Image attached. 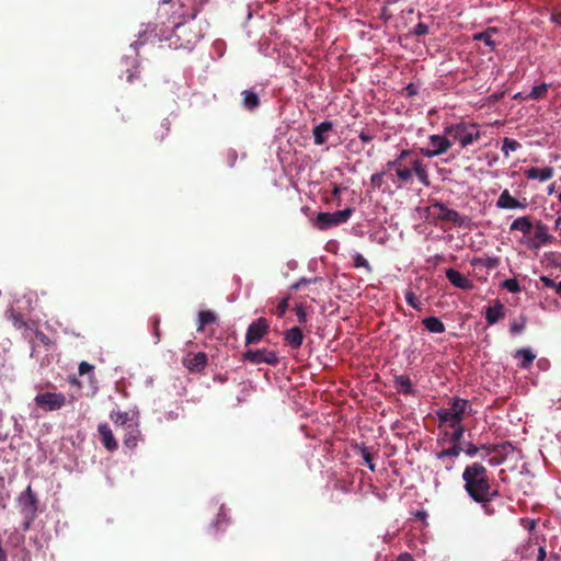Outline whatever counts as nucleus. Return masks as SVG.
Returning <instances> with one entry per match:
<instances>
[{
	"label": "nucleus",
	"mask_w": 561,
	"mask_h": 561,
	"mask_svg": "<svg viewBox=\"0 0 561 561\" xmlns=\"http://www.w3.org/2000/svg\"><path fill=\"white\" fill-rule=\"evenodd\" d=\"M540 279H541V282L543 283V285L546 287L554 288L557 290L558 283H556L553 279H551V278H549L547 276H542Z\"/></svg>",
	"instance_id": "51"
},
{
	"label": "nucleus",
	"mask_w": 561,
	"mask_h": 561,
	"mask_svg": "<svg viewBox=\"0 0 561 561\" xmlns=\"http://www.w3.org/2000/svg\"><path fill=\"white\" fill-rule=\"evenodd\" d=\"M36 337H37V339H38L43 344H45L46 346H49V345H50V343H51L50 339H49L45 333H43V332H41V331H37V332H36Z\"/></svg>",
	"instance_id": "50"
},
{
	"label": "nucleus",
	"mask_w": 561,
	"mask_h": 561,
	"mask_svg": "<svg viewBox=\"0 0 561 561\" xmlns=\"http://www.w3.org/2000/svg\"><path fill=\"white\" fill-rule=\"evenodd\" d=\"M24 514H25L27 519L24 522L23 529L27 530L30 528L31 523L33 522V519H31V513H24Z\"/></svg>",
	"instance_id": "59"
},
{
	"label": "nucleus",
	"mask_w": 561,
	"mask_h": 561,
	"mask_svg": "<svg viewBox=\"0 0 561 561\" xmlns=\"http://www.w3.org/2000/svg\"><path fill=\"white\" fill-rule=\"evenodd\" d=\"M463 489L474 502H485L489 495H497L492 488L488 469L481 462L468 465L462 472Z\"/></svg>",
	"instance_id": "2"
},
{
	"label": "nucleus",
	"mask_w": 561,
	"mask_h": 561,
	"mask_svg": "<svg viewBox=\"0 0 561 561\" xmlns=\"http://www.w3.org/2000/svg\"><path fill=\"white\" fill-rule=\"evenodd\" d=\"M295 312H296L299 323L305 324L307 322V313H306L304 307L302 306L296 307Z\"/></svg>",
	"instance_id": "47"
},
{
	"label": "nucleus",
	"mask_w": 561,
	"mask_h": 561,
	"mask_svg": "<svg viewBox=\"0 0 561 561\" xmlns=\"http://www.w3.org/2000/svg\"><path fill=\"white\" fill-rule=\"evenodd\" d=\"M453 428V433L449 436V442L451 444H461V439L465 433V427L462 424H459L458 426H449Z\"/></svg>",
	"instance_id": "36"
},
{
	"label": "nucleus",
	"mask_w": 561,
	"mask_h": 561,
	"mask_svg": "<svg viewBox=\"0 0 561 561\" xmlns=\"http://www.w3.org/2000/svg\"><path fill=\"white\" fill-rule=\"evenodd\" d=\"M546 557H547L546 549L543 546H540L538 549L537 561H545Z\"/></svg>",
	"instance_id": "54"
},
{
	"label": "nucleus",
	"mask_w": 561,
	"mask_h": 561,
	"mask_svg": "<svg viewBox=\"0 0 561 561\" xmlns=\"http://www.w3.org/2000/svg\"><path fill=\"white\" fill-rule=\"evenodd\" d=\"M341 193V188L339 186H335L334 190H333V195L334 196H339Z\"/></svg>",
	"instance_id": "63"
},
{
	"label": "nucleus",
	"mask_w": 561,
	"mask_h": 561,
	"mask_svg": "<svg viewBox=\"0 0 561 561\" xmlns=\"http://www.w3.org/2000/svg\"><path fill=\"white\" fill-rule=\"evenodd\" d=\"M502 287L507 289L510 293L517 294L522 290L519 283L516 278H508L502 283Z\"/></svg>",
	"instance_id": "40"
},
{
	"label": "nucleus",
	"mask_w": 561,
	"mask_h": 561,
	"mask_svg": "<svg viewBox=\"0 0 561 561\" xmlns=\"http://www.w3.org/2000/svg\"><path fill=\"white\" fill-rule=\"evenodd\" d=\"M93 366L90 365L89 363L87 362H81L80 365H79V374L80 375H84L89 371H92L93 370Z\"/></svg>",
	"instance_id": "49"
},
{
	"label": "nucleus",
	"mask_w": 561,
	"mask_h": 561,
	"mask_svg": "<svg viewBox=\"0 0 561 561\" xmlns=\"http://www.w3.org/2000/svg\"><path fill=\"white\" fill-rule=\"evenodd\" d=\"M496 495H489V497L486 499L485 502H477L478 504L481 505L483 512L485 515H493L494 514V508L493 506L491 505V502L492 500L495 497Z\"/></svg>",
	"instance_id": "41"
},
{
	"label": "nucleus",
	"mask_w": 561,
	"mask_h": 561,
	"mask_svg": "<svg viewBox=\"0 0 561 561\" xmlns=\"http://www.w3.org/2000/svg\"><path fill=\"white\" fill-rule=\"evenodd\" d=\"M496 207L502 209H525L526 205L517 201L515 197H513L510 194L508 190H504L496 201Z\"/></svg>",
	"instance_id": "18"
},
{
	"label": "nucleus",
	"mask_w": 561,
	"mask_h": 561,
	"mask_svg": "<svg viewBox=\"0 0 561 561\" xmlns=\"http://www.w3.org/2000/svg\"><path fill=\"white\" fill-rule=\"evenodd\" d=\"M138 66L134 65L133 66V69L128 68L126 71H125V75H126V81L127 82H133L136 78H138Z\"/></svg>",
	"instance_id": "45"
},
{
	"label": "nucleus",
	"mask_w": 561,
	"mask_h": 561,
	"mask_svg": "<svg viewBox=\"0 0 561 561\" xmlns=\"http://www.w3.org/2000/svg\"><path fill=\"white\" fill-rule=\"evenodd\" d=\"M444 135H431L428 137V147L421 148V153L426 158H433L447 152L451 147V141Z\"/></svg>",
	"instance_id": "9"
},
{
	"label": "nucleus",
	"mask_w": 561,
	"mask_h": 561,
	"mask_svg": "<svg viewBox=\"0 0 561 561\" xmlns=\"http://www.w3.org/2000/svg\"><path fill=\"white\" fill-rule=\"evenodd\" d=\"M333 124L330 121H324L312 129L313 141L317 146H322L328 141V134L332 131Z\"/></svg>",
	"instance_id": "16"
},
{
	"label": "nucleus",
	"mask_w": 561,
	"mask_h": 561,
	"mask_svg": "<svg viewBox=\"0 0 561 561\" xmlns=\"http://www.w3.org/2000/svg\"><path fill=\"white\" fill-rule=\"evenodd\" d=\"M447 279L459 289L470 290L473 288V283L463 274L455 268H447L446 272Z\"/></svg>",
	"instance_id": "13"
},
{
	"label": "nucleus",
	"mask_w": 561,
	"mask_h": 561,
	"mask_svg": "<svg viewBox=\"0 0 561 561\" xmlns=\"http://www.w3.org/2000/svg\"><path fill=\"white\" fill-rule=\"evenodd\" d=\"M242 362H249L252 365L267 364L276 366L279 363L278 354L267 348L248 350L241 355Z\"/></svg>",
	"instance_id": "7"
},
{
	"label": "nucleus",
	"mask_w": 561,
	"mask_h": 561,
	"mask_svg": "<svg viewBox=\"0 0 561 561\" xmlns=\"http://www.w3.org/2000/svg\"><path fill=\"white\" fill-rule=\"evenodd\" d=\"M504 461V457H500L499 455L489 459V463L491 466H497Z\"/></svg>",
	"instance_id": "55"
},
{
	"label": "nucleus",
	"mask_w": 561,
	"mask_h": 561,
	"mask_svg": "<svg viewBox=\"0 0 561 561\" xmlns=\"http://www.w3.org/2000/svg\"><path fill=\"white\" fill-rule=\"evenodd\" d=\"M428 213L436 220L448 221L455 226L462 227L466 224V218L457 210L448 208L445 204L435 201L428 206Z\"/></svg>",
	"instance_id": "6"
},
{
	"label": "nucleus",
	"mask_w": 561,
	"mask_h": 561,
	"mask_svg": "<svg viewBox=\"0 0 561 561\" xmlns=\"http://www.w3.org/2000/svg\"><path fill=\"white\" fill-rule=\"evenodd\" d=\"M284 341L294 350H298L304 342V334L300 328L294 327L284 333Z\"/></svg>",
	"instance_id": "19"
},
{
	"label": "nucleus",
	"mask_w": 561,
	"mask_h": 561,
	"mask_svg": "<svg viewBox=\"0 0 561 561\" xmlns=\"http://www.w3.org/2000/svg\"><path fill=\"white\" fill-rule=\"evenodd\" d=\"M428 33V26L425 23H417L413 30V34L416 36L426 35Z\"/></svg>",
	"instance_id": "46"
},
{
	"label": "nucleus",
	"mask_w": 561,
	"mask_h": 561,
	"mask_svg": "<svg viewBox=\"0 0 561 561\" xmlns=\"http://www.w3.org/2000/svg\"><path fill=\"white\" fill-rule=\"evenodd\" d=\"M354 266L355 267H365L368 271L371 270L368 261L360 253H356L354 255Z\"/></svg>",
	"instance_id": "42"
},
{
	"label": "nucleus",
	"mask_w": 561,
	"mask_h": 561,
	"mask_svg": "<svg viewBox=\"0 0 561 561\" xmlns=\"http://www.w3.org/2000/svg\"><path fill=\"white\" fill-rule=\"evenodd\" d=\"M241 95H242L241 104H242L243 108H245L248 111H254L260 106L261 101H260L257 93L254 90H252V89L243 90L241 92Z\"/></svg>",
	"instance_id": "22"
},
{
	"label": "nucleus",
	"mask_w": 561,
	"mask_h": 561,
	"mask_svg": "<svg viewBox=\"0 0 561 561\" xmlns=\"http://www.w3.org/2000/svg\"><path fill=\"white\" fill-rule=\"evenodd\" d=\"M316 280H317V278H314V279L301 278L297 284L294 285V288L298 289L302 284H310Z\"/></svg>",
	"instance_id": "58"
},
{
	"label": "nucleus",
	"mask_w": 561,
	"mask_h": 561,
	"mask_svg": "<svg viewBox=\"0 0 561 561\" xmlns=\"http://www.w3.org/2000/svg\"><path fill=\"white\" fill-rule=\"evenodd\" d=\"M270 332L268 321L261 317L254 320L245 333V345L257 344Z\"/></svg>",
	"instance_id": "10"
},
{
	"label": "nucleus",
	"mask_w": 561,
	"mask_h": 561,
	"mask_svg": "<svg viewBox=\"0 0 561 561\" xmlns=\"http://www.w3.org/2000/svg\"><path fill=\"white\" fill-rule=\"evenodd\" d=\"M171 130V122L169 118H164L160 122L159 125L153 127L152 137L154 142H162L170 134Z\"/></svg>",
	"instance_id": "23"
},
{
	"label": "nucleus",
	"mask_w": 561,
	"mask_h": 561,
	"mask_svg": "<svg viewBox=\"0 0 561 561\" xmlns=\"http://www.w3.org/2000/svg\"><path fill=\"white\" fill-rule=\"evenodd\" d=\"M490 449L492 450V453L499 455L500 457H504V460H505L507 457V454L511 450H513V446L511 443L505 442L502 444L493 445L492 447H490Z\"/></svg>",
	"instance_id": "34"
},
{
	"label": "nucleus",
	"mask_w": 561,
	"mask_h": 561,
	"mask_svg": "<svg viewBox=\"0 0 561 561\" xmlns=\"http://www.w3.org/2000/svg\"><path fill=\"white\" fill-rule=\"evenodd\" d=\"M159 323H160L159 318H157V317L153 318L152 325H153V330H154V335L158 340L160 339Z\"/></svg>",
	"instance_id": "53"
},
{
	"label": "nucleus",
	"mask_w": 561,
	"mask_h": 561,
	"mask_svg": "<svg viewBox=\"0 0 561 561\" xmlns=\"http://www.w3.org/2000/svg\"><path fill=\"white\" fill-rule=\"evenodd\" d=\"M404 297L409 306H411L413 309L417 311L422 310V305L419 301L416 295L412 290H407Z\"/></svg>",
	"instance_id": "39"
},
{
	"label": "nucleus",
	"mask_w": 561,
	"mask_h": 561,
	"mask_svg": "<svg viewBox=\"0 0 561 561\" xmlns=\"http://www.w3.org/2000/svg\"><path fill=\"white\" fill-rule=\"evenodd\" d=\"M554 174V169L552 167H546L543 169L539 168H530L525 171V175L529 180H539L540 182H545L550 180Z\"/></svg>",
	"instance_id": "20"
},
{
	"label": "nucleus",
	"mask_w": 561,
	"mask_h": 561,
	"mask_svg": "<svg viewBox=\"0 0 561 561\" xmlns=\"http://www.w3.org/2000/svg\"><path fill=\"white\" fill-rule=\"evenodd\" d=\"M386 168L387 171L393 170L396 172L400 185L410 184L413 180V174L416 175L423 185L428 186L431 184L426 165L423 164L421 159L413 157L411 150H401L396 159L386 163Z\"/></svg>",
	"instance_id": "1"
},
{
	"label": "nucleus",
	"mask_w": 561,
	"mask_h": 561,
	"mask_svg": "<svg viewBox=\"0 0 561 561\" xmlns=\"http://www.w3.org/2000/svg\"><path fill=\"white\" fill-rule=\"evenodd\" d=\"M353 214V208L347 207L343 210H337L334 213H319L314 220L313 225L319 230H328L339 225L345 224L348 221Z\"/></svg>",
	"instance_id": "4"
},
{
	"label": "nucleus",
	"mask_w": 561,
	"mask_h": 561,
	"mask_svg": "<svg viewBox=\"0 0 561 561\" xmlns=\"http://www.w3.org/2000/svg\"><path fill=\"white\" fill-rule=\"evenodd\" d=\"M98 432L100 435L101 443L108 451H114L118 448V444L107 423L99 424Z\"/></svg>",
	"instance_id": "14"
},
{
	"label": "nucleus",
	"mask_w": 561,
	"mask_h": 561,
	"mask_svg": "<svg viewBox=\"0 0 561 561\" xmlns=\"http://www.w3.org/2000/svg\"><path fill=\"white\" fill-rule=\"evenodd\" d=\"M503 317L504 306L500 301H496L494 306L486 308L485 320L488 324H495Z\"/></svg>",
	"instance_id": "24"
},
{
	"label": "nucleus",
	"mask_w": 561,
	"mask_h": 561,
	"mask_svg": "<svg viewBox=\"0 0 561 561\" xmlns=\"http://www.w3.org/2000/svg\"><path fill=\"white\" fill-rule=\"evenodd\" d=\"M35 404L46 412L58 411L66 405V396L61 392H42L34 398Z\"/></svg>",
	"instance_id": "8"
},
{
	"label": "nucleus",
	"mask_w": 561,
	"mask_h": 561,
	"mask_svg": "<svg viewBox=\"0 0 561 561\" xmlns=\"http://www.w3.org/2000/svg\"><path fill=\"white\" fill-rule=\"evenodd\" d=\"M394 388L399 393L411 394L413 392V386L411 379L405 375H399L394 377Z\"/></svg>",
	"instance_id": "26"
},
{
	"label": "nucleus",
	"mask_w": 561,
	"mask_h": 561,
	"mask_svg": "<svg viewBox=\"0 0 561 561\" xmlns=\"http://www.w3.org/2000/svg\"><path fill=\"white\" fill-rule=\"evenodd\" d=\"M557 293L561 295V282L557 285Z\"/></svg>",
	"instance_id": "64"
},
{
	"label": "nucleus",
	"mask_w": 561,
	"mask_h": 561,
	"mask_svg": "<svg viewBox=\"0 0 561 561\" xmlns=\"http://www.w3.org/2000/svg\"><path fill=\"white\" fill-rule=\"evenodd\" d=\"M382 179H383V172H379V173H374L371 176H370V183L376 186V187H380L382 185Z\"/></svg>",
	"instance_id": "48"
},
{
	"label": "nucleus",
	"mask_w": 561,
	"mask_h": 561,
	"mask_svg": "<svg viewBox=\"0 0 561 561\" xmlns=\"http://www.w3.org/2000/svg\"><path fill=\"white\" fill-rule=\"evenodd\" d=\"M139 437L140 431L138 428V425L131 423L127 424L126 433L123 438L125 447H127L128 449H134L138 444Z\"/></svg>",
	"instance_id": "21"
},
{
	"label": "nucleus",
	"mask_w": 561,
	"mask_h": 561,
	"mask_svg": "<svg viewBox=\"0 0 561 561\" xmlns=\"http://www.w3.org/2000/svg\"><path fill=\"white\" fill-rule=\"evenodd\" d=\"M526 317L520 316L518 319H515L510 327V331L512 334H519L526 328Z\"/></svg>",
	"instance_id": "37"
},
{
	"label": "nucleus",
	"mask_w": 561,
	"mask_h": 561,
	"mask_svg": "<svg viewBox=\"0 0 561 561\" xmlns=\"http://www.w3.org/2000/svg\"><path fill=\"white\" fill-rule=\"evenodd\" d=\"M405 91H407L408 95H414L417 92L416 88H415V85L413 83L408 84L405 87Z\"/></svg>",
	"instance_id": "57"
},
{
	"label": "nucleus",
	"mask_w": 561,
	"mask_h": 561,
	"mask_svg": "<svg viewBox=\"0 0 561 561\" xmlns=\"http://www.w3.org/2000/svg\"><path fill=\"white\" fill-rule=\"evenodd\" d=\"M288 300H289V298H288V297H285V298H283V299L278 302V305H277V307H276V314H277L279 318L284 317V314L286 313V311H287V309H288Z\"/></svg>",
	"instance_id": "43"
},
{
	"label": "nucleus",
	"mask_w": 561,
	"mask_h": 561,
	"mask_svg": "<svg viewBox=\"0 0 561 561\" xmlns=\"http://www.w3.org/2000/svg\"><path fill=\"white\" fill-rule=\"evenodd\" d=\"M516 358H522L520 368L527 369L536 358V354L530 348H519L515 353Z\"/></svg>",
	"instance_id": "29"
},
{
	"label": "nucleus",
	"mask_w": 561,
	"mask_h": 561,
	"mask_svg": "<svg viewBox=\"0 0 561 561\" xmlns=\"http://www.w3.org/2000/svg\"><path fill=\"white\" fill-rule=\"evenodd\" d=\"M111 420L116 426H124L129 421V414L127 412H112Z\"/></svg>",
	"instance_id": "38"
},
{
	"label": "nucleus",
	"mask_w": 561,
	"mask_h": 561,
	"mask_svg": "<svg viewBox=\"0 0 561 561\" xmlns=\"http://www.w3.org/2000/svg\"><path fill=\"white\" fill-rule=\"evenodd\" d=\"M493 445H482L481 447H479L480 449L482 450H485L488 454H491L492 450L490 449V447H492Z\"/></svg>",
	"instance_id": "61"
},
{
	"label": "nucleus",
	"mask_w": 561,
	"mask_h": 561,
	"mask_svg": "<svg viewBox=\"0 0 561 561\" xmlns=\"http://www.w3.org/2000/svg\"><path fill=\"white\" fill-rule=\"evenodd\" d=\"M552 20H553L556 23H559V24H560V23H561V14H560V13L554 14V15L552 16Z\"/></svg>",
	"instance_id": "62"
},
{
	"label": "nucleus",
	"mask_w": 561,
	"mask_h": 561,
	"mask_svg": "<svg viewBox=\"0 0 561 561\" xmlns=\"http://www.w3.org/2000/svg\"><path fill=\"white\" fill-rule=\"evenodd\" d=\"M359 454L363 457L365 463L368 466L371 472L376 471V465L374 463V456L370 449L366 446L359 447Z\"/></svg>",
	"instance_id": "33"
},
{
	"label": "nucleus",
	"mask_w": 561,
	"mask_h": 561,
	"mask_svg": "<svg viewBox=\"0 0 561 561\" xmlns=\"http://www.w3.org/2000/svg\"><path fill=\"white\" fill-rule=\"evenodd\" d=\"M550 84L541 83L539 85H535L531 91L524 98V100H541L545 99L548 92Z\"/></svg>",
	"instance_id": "30"
},
{
	"label": "nucleus",
	"mask_w": 561,
	"mask_h": 561,
	"mask_svg": "<svg viewBox=\"0 0 561 561\" xmlns=\"http://www.w3.org/2000/svg\"><path fill=\"white\" fill-rule=\"evenodd\" d=\"M480 448L476 446L472 443H467L465 446H462V451L466 453L469 457H474Z\"/></svg>",
	"instance_id": "44"
},
{
	"label": "nucleus",
	"mask_w": 561,
	"mask_h": 561,
	"mask_svg": "<svg viewBox=\"0 0 561 561\" xmlns=\"http://www.w3.org/2000/svg\"><path fill=\"white\" fill-rule=\"evenodd\" d=\"M20 501L23 503V513H31V519H34L37 510V499L32 491L31 485L26 488L21 495Z\"/></svg>",
	"instance_id": "17"
},
{
	"label": "nucleus",
	"mask_w": 561,
	"mask_h": 561,
	"mask_svg": "<svg viewBox=\"0 0 561 561\" xmlns=\"http://www.w3.org/2000/svg\"><path fill=\"white\" fill-rule=\"evenodd\" d=\"M518 148H520V144L517 140L507 137L503 139L502 152L506 158L511 151H516Z\"/></svg>",
	"instance_id": "35"
},
{
	"label": "nucleus",
	"mask_w": 561,
	"mask_h": 561,
	"mask_svg": "<svg viewBox=\"0 0 561 561\" xmlns=\"http://www.w3.org/2000/svg\"><path fill=\"white\" fill-rule=\"evenodd\" d=\"M472 404L467 399L454 398L450 407L437 412L439 426H458L462 424L466 414H472Z\"/></svg>",
	"instance_id": "3"
},
{
	"label": "nucleus",
	"mask_w": 561,
	"mask_h": 561,
	"mask_svg": "<svg viewBox=\"0 0 561 561\" xmlns=\"http://www.w3.org/2000/svg\"><path fill=\"white\" fill-rule=\"evenodd\" d=\"M208 357L206 353L198 352V353H190L183 358V365L191 371V373H201L205 369L207 366Z\"/></svg>",
	"instance_id": "11"
},
{
	"label": "nucleus",
	"mask_w": 561,
	"mask_h": 561,
	"mask_svg": "<svg viewBox=\"0 0 561 561\" xmlns=\"http://www.w3.org/2000/svg\"><path fill=\"white\" fill-rule=\"evenodd\" d=\"M422 324L425 327L427 331L431 333H443L446 328L440 319L437 317H427L422 320Z\"/></svg>",
	"instance_id": "28"
},
{
	"label": "nucleus",
	"mask_w": 561,
	"mask_h": 561,
	"mask_svg": "<svg viewBox=\"0 0 561 561\" xmlns=\"http://www.w3.org/2000/svg\"><path fill=\"white\" fill-rule=\"evenodd\" d=\"M444 134L460 142L465 148L480 138V133L474 130V126L465 123L449 125L444 128Z\"/></svg>",
	"instance_id": "5"
},
{
	"label": "nucleus",
	"mask_w": 561,
	"mask_h": 561,
	"mask_svg": "<svg viewBox=\"0 0 561 561\" xmlns=\"http://www.w3.org/2000/svg\"><path fill=\"white\" fill-rule=\"evenodd\" d=\"M217 321V316L215 312L210 310H203L198 313V327L197 331H203L204 328L208 324L215 323Z\"/></svg>",
	"instance_id": "31"
},
{
	"label": "nucleus",
	"mask_w": 561,
	"mask_h": 561,
	"mask_svg": "<svg viewBox=\"0 0 561 561\" xmlns=\"http://www.w3.org/2000/svg\"><path fill=\"white\" fill-rule=\"evenodd\" d=\"M358 138L364 142H370L374 137L369 135L367 131L362 130L358 135Z\"/></svg>",
	"instance_id": "52"
},
{
	"label": "nucleus",
	"mask_w": 561,
	"mask_h": 561,
	"mask_svg": "<svg viewBox=\"0 0 561 561\" xmlns=\"http://www.w3.org/2000/svg\"><path fill=\"white\" fill-rule=\"evenodd\" d=\"M396 561H414L410 553H401Z\"/></svg>",
	"instance_id": "56"
},
{
	"label": "nucleus",
	"mask_w": 561,
	"mask_h": 561,
	"mask_svg": "<svg viewBox=\"0 0 561 561\" xmlns=\"http://www.w3.org/2000/svg\"><path fill=\"white\" fill-rule=\"evenodd\" d=\"M534 241L531 248L538 249L541 245L551 244L554 241V237L548 232L549 228L541 221H538L535 226Z\"/></svg>",
	"instance_id": "12"
},
{
	"label": "nucleus",
	"mask_w": 561,
	"mask_h": 561,
	"mask_svg": "<svg viewBox=\"0 0 561 561\" xmlns=\"http://www.w3.org/2000/svg\"><path fill=\"white\" fill-rule=\"evenodd\" d=\"M533 228L534 225L528 216L518 217L511 224L510 227L511 231L518 230L524 234L530 233Z\"/></svg>",
	"instance_id": "27"
},
{
	"label": "nucleus",
	"mask_w": 561,
	"mask_h": 561,
	"mask_svg": "<svg viewBox=\"0 0 561 561\" xmlns=\"http://www.w3.org/2000/svg\"><path fill=\"white\" fill-rule=\"evenodd\" d=\"M471 264L473 266H482V267H485L488 270H493V268L499 266L500 260H499V257H491V256L479 257V259H474L471 262Z\"/></svg>",
	"instance_id": "32"
},
{
	"label": "nucleus",
	"mask_w": 561,
	"mask_h": 561,
	"mask_svg": "<svg viewBox=\"0 0 561 561\" xmlns=\"http://www.w3.org/2000/svg\"><path fill=\"white\" fill-rule=\"evenodd\" d=\"M496 33V27H488L484 32L473 34V41L483 42L491 50H494L496 43L493 39V35Z\"/></svg>",
	"instance_id": "25"
},
{
	"label": "nucleus",
	"mask_w": 561,
	"mask_h": 561,
	"mask_svg": "<svg viewBox=\"0 0 561 561\" xmlns=\"http://www.w3.org/2000/svg\"><path fill=\"white\" fill-rule=\"evenodd\" d=\"M461 451H462L461 444H451V446L449 448H445V449L440 450L439 453H437L436 456H437V459H439L442 461H445L448 459V461L446 462V469L451 470L455 465L454 459L457 458Z\"/></svg>",
	"instance_id": "15"
},
{
	"label": "nucleus",
	"mask_w": 561,
	"mask_h": 561,
	"mask_svg": "<svg viewBox=\"0 0 561 561\" xmlns=\"http://www.w3.org/2000/svg\"><path fill=\"white\" fill-rule=\"evenodd\" d=\"M228 157H229V161H230V167H232L234 161L237 160V152L234 150H230L228 152Z\"/></svg>",
	"instance_id": "60"
}]
</instances>
